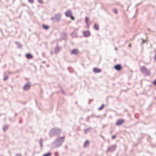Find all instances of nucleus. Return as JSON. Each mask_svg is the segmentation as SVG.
<instances>
[{"label": "nucleus", "mask_w": 156, "mask_h": 156, "mask_svg": "<svg viewBox=\"0 0 156 156\" xmlns=\"http://www.w3.org/2000/svg\"><path fill=\"white\" fill-rule=\"evenodd\" d=\"M154 59L155 61H156V53H155V55L154 57Z\"/></svg>", "instance_id": "obj_24"}, {"label": "nucleus", "mask_w": 156, "mask_h": 156, "mask_svg": "<svg viewBox=\"0 0 156 156\" xmlns=\"http://www.w3.org/2000/svg\"><path fill=\"white\" fill-rule=\"evenodd\" d=\"M3 130H5V127H4V128H3Z\"/></svg>", "instance_id": "obj_28"}, {"label": "nucleus", "mask_w": 156, "mask_h": 156, "mask_svg": "<svg viewBox=\"0 0 156 156\" xmlns=\"http://www.w3.org/2000/svg\"><path fill=\"white\" fill-rule=\"evenodd\" d=\"M16 156H22L20 154H16Z\"/></svg>", "instance_id": "obj_22"}, {"label": "nucleus", "mask_w": 156, "mask_h": 156, "mask_svg": "<svg viewBox=\"0 0 156 156\" xmlns=\"http://www.w3.org/2000/svg\"><path fill=\"white\" fill-rule=\"evenodd\" d=\"M65 15L67 17H70L71 19L72 20H74L75 19L74 17L72 16V12L70 10H68L65 13Z\"/></svg>", "instance_id": "obj_2"}, {"label": "nucleus", "mask_w": 156, "mask_h": 156, "mask_svg": "<svg viewBox=\"0 0 156 156\" xmlns=\"http://www.w3.org/2000/svg\"><path fill=\"white\" fill-rule=\"evenodd\" d=\"M4 80H5L6 79V78H4Z\"/></svg>", "instance_id": "obj_27"}, {"label": "nucleus", "mask_w": 156, "mask_h": 156, "mask_svg": "<svg viewBox=\"0 0 156 156\" xmlns=\"http://www.w3.org/2000/svg\"><path fill=\"white\" fill-rule=\"evenodd\" d=\"M42 142H43L42 141V140H41V141H40V144H41V147H42Z\"/></svg>", "instance_id": "obj_23"}, {"label": "nucleus", "mask_w": 156, "mask_h": 156, "mask_svg": "<svg viewBox=\"0 0 156 156\" xmlns=\"http://www.w3.org/2000/svg\"><path fill=\"white\" fill-rule=\"evenodd\" d=\"M4 80H5L6 79V78H4Z\"/></svg>", "instance_id": "obj_26"}, {"label": "nucleus", "mask_w": 156, "mask_h": 156, "mask_svg": "<svg viewBox=\"0 0 156 156\" xmlns=\"http://www.w3.org/2000/svg\"><path fill=\"white\" fill-rule=\"evenodd\" d=\"M116 135H112V139H115V138H116Z\"/></svg>", "instance_id": "obj_18"}, {"label": "nucleus", "mask_w": 156, "mask_h": 156, "mask_svg": "<svg viewBox=\"0 0 156 156\" xmlns=\"http://www.w3.org/2000/svg\"><path fill=\"white\" fill-rule=\"evenodd\" d=\"M94 28L97 30H99V26L97 24H95L94 25Z\"/></svg>", "instance_id": "obj_13"}, {"label": "nucleus", "mask_w": 156, "mask_h": 156, "mask_svg": "<svg viewBox=\"0 0 156 156\" xmlns=\"http://www.w3.org/2000/svg\"><path fill=\"white\" fill-rule=\"evenodd\" d=\"M93 71L94 73H98L101 72V70L100 69L97 68H94L93 69Z\"/></svg>", "instance_id": "obj_8"}, {"label": "nucleus", "mask_w": 156, "mask_h": 156, "mask_svg": "<svg viewBox=\"0 0 156 156\" xmlns=\"http://www.w3.org/2000/svg\"><path fill=\"white\" fill-rule=\"evenodd\" d=\"M43 27L45 30L48 29L49 27V26L44 25H43Z\"/></svg>", "instance_id": "obj_14"}, {"label": "nucleus", "mask_w": 156, "mask_h": 156, "mask_svg": "<svg viewBox=\"0 0 156 156\" xmlns=\"http://www.w3.org/2000/svg\"><path fill=\"white\" fill-rule=\"evenodd\" d=\"M89 144V141L88 140H86L84 144V147H86Z\"/></svg>", "instance_id": "obj_11"}, {"label": "nucleus", "mask_w": 156, "mask_h": 156, "mask_svg": "<svg viewBox=\"0 0 156 156\" xmlns=\"http://www.w3.org/2000/svg\"><path fill=\"white\" fill-rule=\"evenodd\" d=\"M89 18L88 17H86L85 18V22L86 23L88 27V28H89V25L88 24V21H89Z\"/></svg>", "instance_id": "obj_9"}, {"label": "nucleus", "mask_w": 156, "mask_h": 156, "mask_svg": "<svg viewBox=\"0 0 156 156\" xmlns=\"http://www.w3.org/2000/svg\"><path fill=\"white\" fill-rule=\"evenodd\" d=\"M114 12L116 14H117L118 12V10L117 9H115L113 10Z\"/></svg>", "instance_id": "obj_17"}, {"label": "nucleus", "mask_w": 156, "mask_h": 156, "mask_svg": "<svg viewBox=\"0 0 156 156\" xmlns=\"http://www.w3.org/2000/svg\"><path fill=\"white\" fill-rule=\"evenodd\" d=\"M30 84L29 83H27L24 85L23 87V89L24 90H28L30 87Z\"/></svg>", "instance_id": "obj_4"}, {"label": "nucleus", "mask_w": 156, "mask_h": 156, "mask_svg": "<svg viewBox=\"0 0 156 156\" xmlns=\"http://www.w3.org/2000/svg\"><path fill=\"white\" fill-rule=\"evenodd\" d=\"M125 122V120L124 119H121L118 120L116 122V125L118 126L122 125Z\"/></svg>", "instance_id": "obj_3"}, {"label": "nucleus", "mask_w": 156, "mask_h": 156, "mask_svg": "<svg viewBox=\"0 0 156 156\" xmlns=\"http://www.w3.org/2000/svg\"><path fill=\"white\" fill-rule=\"evenodd\" d=\"M140 70L142 73H145L147 75H149L151 74L150 71L146 67L142 66L140 68Z\"/></svg>", "instance_id": "obj_1"}, {"label": "nucleus", "mask_w": 156, "mask_h": 156, "mask_svg": "<svg viewBox=\"0 0 156 156\" xmlns=\"http://www.w3.org/2000/svg\"><path fill=\"white\" fill-rule=\"evenodd\" d=\"M128 46L129 47H131V44L130 43H129L128 45Z\"/></svg>", "instance_id": "obj_25"}, {"label": "nucleus", "mask_w": 156, "mask_h": 156, "mask_svg": "<svg viewBox=\"0 0 156 156\" xmlns=\"http://www.w3.org/2000/svg\"><path fill=\"white\" fill-rule=\"evenodd\" d=\"M153 84H154V85H156V80H155L153 82Z\"/></svg>", "instance_id": "obj_20"}, {"label": "nucleus", "mask_w": 156, "mask_h": 156, "mask_svg": "<svg viewBox=\"0 0 156 156\" xmlns=\"http://www.w3.org/2000/svg\"><path fill=\"white\" fill-rule=\"evenodd\" d=\"M28 1L29 2L32 3L34 2V0H28Z\"/></svg>", "instance_id": "obj_21"}, {"label": "nucleus", "mask_w": 156, "mask_h": 156, "mask_svg": "<svg viewBox=\"0 0 156 156\" xmlns=\"http://www.w3.org/2000/svg\"><path fill=\"white\" fill-rule=\"evenodd\" d=\"M79 52L78 50L77 49H74L71 51V53L73 54H76Z\"/></svg>", "instance_id": "obj_7"}, {"label": "nucleus", "mask_w": 156, "mask_h": 156, "mask_svg": "<svg viewBox=\"0 0 156 156\" xmlns=\"http://www.w3.org/2000/svg\"><path fill=\"white\" fill-rule=\"evenodd\" d=\"M104 106H105V105L104 104H103L101 107H100L98 108V110H101L104 107Z\"/></svg>", "instance_id": "obj_16"}, {"label": "nucleus", "mask_w": 156, "mask_h": 156, "mask_svg": "<svg viewBox=\"0 0 156 156\" xmlns=\"http://www.w3.org/2000/svg\"><path fill=\"white\" fill-rule=\"evenodd\" d=\"M51 155V153L50 152H48L43 155L42 156H50Z\"/></svg>", "instance_id": "obj_15"}, {"label": "nucleus", "mask_w": 156, "mask_h": 156, "mask_svg": "<svg viewBox=\"0 0 156 156\" xmlns=\"http://www.w3.org/2000/svg\"><path fill=\"white\" fill-rule=\"evenodd\" d=\"M26 57L28 59H30L33 58V56L30 54H27L26 55Z\"/></svg>", "instance_id": "obj_10"}, {"label": "nucleus", "mask_w": 156, "mask_h": 156, "mask_svg": "<svg viewBox=\"0 0 156 156\" xmlns=\"http://www.w3.org/2000/svg\"><path fill=\"white\" fill-rule=\"evenodd\" d=\"M64 137H60L58 139V141L63 142L64 141Z\"/></svg>", "instance_id": "obj_12"}, {"label": "nucleus", "mask_w": 156, "mask_h": 156, "mask_svg": "<svg viewBox=\"0 0 156 156\" xmlns=\"http://www.w3.org/2000/svg\"><path fill=\"white\" fill-rule=\"evenodd\" d=\"M114 68L116 70L119 71L122 69V67L120 65L117 64L114 66Z\"/></svg>", "instance_id": "obj_6"}, {"label": "nucleus", "mask_w": 156, "mask_h": 156, "mask_svg": "<svg viewBox=\"0 0 156 156\" xmlns=\"http://www.w3.org/2000/svg\"><path fill=\"white\" fill-rule=\"evenodd\" d=\"M38 2L41 3H42L43 2L42 0H38Z\"/></svg>", "instance_id": "obj_19"}, {"label": "nucleus", "mask_w": 156, "mask_h": 156, "mask_svg": "<svg viewBox=\"0 0 156 156\" xmlns=\"http://www.w3.org/2000/svg\"><path fill=\"white\" fill-rule=\"evenodd\" d=\"M83 33L84 36L85 37H88L90 35V32L89 31L87 30L86 31H84L83 32Z\"/></svg>", "instance_id": "obj_5"}]
</instances>
